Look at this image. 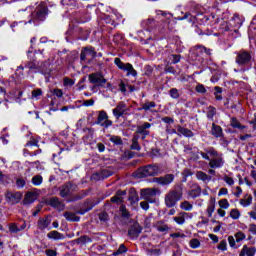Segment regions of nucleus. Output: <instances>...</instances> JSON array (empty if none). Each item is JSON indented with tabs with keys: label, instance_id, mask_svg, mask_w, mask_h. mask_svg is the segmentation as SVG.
I'll use <instances>...</instances> for the list:
<instances>
[{
	"label": "nucleus",
	"instance_id": "nucleus-33",
	"mask_svg": "<svg viewBox=\"0 0 256 256\" xmlns=\"http://www.w3.org/2000/svg\"><path fill=\"white\" fill-rule=\"evenodd\" d=\"M156 106L157 104H155V102H146L142 105V108H140L139 111H151V109L155 108Z\"/></svg>",
	"mask_w": 256,
	"mask_h": 256
},
{
	"label": "nucleus",
	"instance_id": "nucleus-12",
	"mask_svg": "<svg viewBox=\"0 0 256 256\" xmlns=\"http://www.w3.org/2000/svg\"><path fill=\"white\" fill-rule=\"evenodd\" d=\"M88 57L90 59H95V57H97V52H95V49L93 47H87L81 51V54H80L81 61H86Z\"/></svg>",
	"mask_w": 256,
	"mask_h": 256
},
{
	"label": "nucleus",
	"instance_id": "nucleus-45",
	"mask_svg": "<svg viewBox=\"0 0 256 256\" xmlns=\"http://www.w3.org/2000/svg\"><path fill=\"white\" fill-rule=\"evenodd\" d=\"M170 97H172V99H179V90H177L176 88L171 89Z\"/></svg>",
	"mask_w": 256,
	"mask_h": 256
},
{
	"label": "nucleus",
	"instance_id": "nucleus-22",
	"mask_svg": "<svg viewBox=\"0 0 256 256\" xmlns=\"http://www.w3.org/2000/svg\"><path fill=\"white\" fill-rule=\"evenodd\" d=\"M173 179H175V176H173V174H168L158 178V183L159 185H170V183H173Z\"/></svg>",
	"mask_w": 256,
	"mask_h": 256
},
{
	"label": "nucleus",
	"instance_id": "nucleus-63",
	"mask_svg": "<svg viewBox=\"0 0 256 256\" xmlns=\"http://www.w3.org/2000/svg\"><path fill=\"white\" fill-rule=\"evenodd\" d=\"M47 256H57V252L55 250L48 249L46 250Z\"/></svg>",
	"mask_w": 256,
	"mask_h": 256
},
{
	"label": "nucleus",
	"instance_id": "nucleus-57",
	"mask_svg": "<svg viewBox=\"0 0 256 256\" xmlns=\"http://www.w3.org/2000/svg\"><path fill=\"white\" fill-rule=\"evenodd\" d=\"M140 207L144 209V211H147L149 209V202L147 201L140 202Z\"/></svg>",
	"mask_w": 256,
	"mask_h": 256
},
{
	"label": "nucleus",
	"instance_id": "nucleus-44",
	"mask_svg": "<svg viewBox=\"0 0 256 256\" xmlns=\"http://www.w3.org/2000/svg\"><path fill=\"white\" fill-rule=\"evenodd\" d=\"M25 184H26L25 179L23 178L16 179V185L19 189H23V187H25Z\"/></svg>",
	"mask_w": 256,
	"mask_h": 256
},
{
	"label": "nucleus",
	"instance_id": "nucleus-6",
	"mask_svg": "<svg viewBox=\"0 0 256 256\" xmlns=\"http://www.w3.org/2000/svg\"><path fill=\"white\" fill-rule=\"evenodd\" d=\"M88 80L93 85H97L98 87H103L104 84L107 83V79L103 77V74L101 73H92L88 76Z\"/></svg>",
	"mask_w": 256,
	"mask_h": 256
},
{
	"label": "nucleus",
	"instance_id": "nucleus-32",
	"mask_svg": "<svg viewBox=\"0 0 256 256\" xmlns=\"http://www.w3.org/2000/svg\"><path fill=\"white\" fill-rule=\"evenodd\" d=\"M180 209H182V211H192L193 204L189 203V201H183L180 203Z\"/></svg>",
	"mask_w": 256,
	"mask_h": 256
},
{
	"label": "nucleus",
	"instance_id": "nucleus-43",
	"mask_svg": "<svg viewBox=\"0 0 256 256\" xmlns=\"http://www.w3.org/2000/svg\"><path fill=\"white\" fill-rule=\"evenodd\" d=\"M206 151H207L208 157L210 155L212 157V159L215 158V157H219V153H217V151L213 148H209Z\"/></svg>",
	"mask_w": 256,
	"mask_h": 256
},
{
	"label": "nucleus",
	"instance_id": "nucleus-37",
	"mask_svg": "<svg viewBox=\"0 0 256 256\" xmlns=\"http://www.w3.org/2000/svg\"><path fill=\"white\" fill-rule=\"evenodd\" d=\"M230 217L231 219L237 220L241 217V212L238 209H232L230 211Z\"/></svg>",
	"mask_w": 256,
	"mask_h": 256
},
{
	"label": "nucleus",
	"instance_id": "nucleus-8",
	"mask_svg": "<svg viewBox=\"0 0 256 256\" xmlns=\"http://www.w3.org/2000/svg\"><path fill=\"white\" fill-rule=\"evenodd\" d=\"M251 53L242 50L240 52L237 53V57H236V63L238 65H248V63H251Z\"/></svg>",
	"mask_w": 256,
	"mask_h": 256
},
{
	"label": "nucleus",
	"instance_id": "nucleus-39",
	"mask_svg": "<svg viewBox=\"0 0 256 256\" xmlns=\"http://www.w3.org/2000/svg\"><path fill=\"white\" fill-rule=\"evenodd\" d=\"M220 209H227L229 205V201L227 199L219 200L218 202Z\"/></svg>",
	"mask_w": 256,
	"mask_h": 256
},
{
	"label": "nucleus",
	"instance_id": "nucleus-5",
	"mask_svg": "<svg viewBox=\"0 0 256 256\" xmlns=\"http://www.w3.org/2000/svg\"><path fill=\"white\" fill-rule=\"evenodd\" d=\"M247 239V235L243 233V231H238L234 234V236L228 237V243L231 249H238L237 243H241V241H245Z\"/></svg>",
	"mask_w": 256,
	"mask_h": 256
},
{
	"label": "nucleus",
	"instance_id": "nucleus-15",
	"mask_svg": "<svg viewBox=\"0 0 256 256\" xmlns=\"http://www.w3.org/2000/svg\"><path fill=\"white\" fill-rule=\"evenodd\" d=\"M37 197H39V194L37 192H28L24 197L23 204L31 205L32 203H35V201H37Z\"/></svg>",
	"mask_w": 256,
	"mask_h": 256
},
{
	"label": "nucleus",
	"instance_id": "nucleus-61",
	"mask_svg": "<svg viewBox=\"0 0 256 256\" xmlns=\"http://www.w3.org/2000/svg\"><path fill=\"white\" fill-rule=\"evenodd\" d=\"M209 237L213 243H219V237L215 234H209Z\"/></svg>",
	"mask_w": 256,
	"mask_h": 256
},
{
	"label": "nucleus",
	"instance_id": "nucleus-24",
	"mask_svg": "<svg viewBox=\"0 0 256 256\" xmlns=\"http://www.w3.org/2000/svg\"><path fill=\"white\" fill-rule=\"evenodd\" d=\"M211 135L217 138L223 137V128L217 124H212Z\"/></svg>",
	"mask_w": 256,
	"mask_h": 256
},
{
	"label": "nucleus",
	"instance_id": "nucleus-46",
	"mask_svg": "<svg viewBox=\"0 0 256 256\" xmlns=\"http://www.w3.org/2000/svg\"><path fill=\"white\" fill-rule=\"evenodd\" d=\"M110 141L112 143H115V145H121L122 143L121 137H118V136H111Z\"/></svg>",
	"mask_w": 256,
	"mask_h": 256
},
{
	"label": "nucleus",
	"instance_id": "nucleus-13",
	"mask_svg": "<svg viewBox=\"0 0 256 256\" xmlns=\"http://www.w3.org/2000/svg\"><path fill=\"white\" fill-rule=\"evenodd\" d=\"M127 111V105L125 102H120L117 104L115 109H113V115L116 117V119H119V117H122V115H125V112Z\"/></svg>",
	"mask_w": 256,
	"mask_h": 256
},
{
	"label": "nucleus",
	"instance_id": "nucleus-30",
	"mask_svg": "<svg viewBox=\"0 0 256 256\" xmlns=\"http://www.w3.org/2000/svg\"><path fill=\"white\" fill-rule=\"evenodd\" d=\"M214 212H215V198H211L210 204L207 208L208 217H213Z\"/></svg>",
	"mask_w": 256,
	"mask_h": 256
},
{
	"label": "nucleus",
	"instance_id": "nucleus-62",
	"mask_svg": "<svg viewBox=\"0 0 256 256\" xmlns=\"http://www.w3.org/2000/svg\"><path fill=\"white\" fill-rule=\"evenodd\" d=\"M167 229H169L167 225L157 226V231H160V233H164V231H167Z\"/></svg>",
	"mask_w": 256,
	"mask_h": 256
},
{
	"label": "nucleus",
	"instance_id": "nucleus-23",
	"mask_svg": "<svg viewBox=\"0 0 256 256\" xmlns=\"http://www.w3.org/2000/svg\"><path fill=\"white\" fill-rule=\"evenodd\" d=\"M196 179H198V181H203V183H209V181H211L212 177L203 171H197Z\"/></svg>",
	"mask_w": 256,
	"mask_h": 256
},
{
	"label": "nucleus",
	"instance_id": "nucleus-48",
	"mask_svg": "<svg viewBox=\"0 0 256 256\" xmlns=\"http://www.w3.org/2000/svg\"><path fill=\"white\" fill-rule=\"evenodd\" d=\"M75 85V81L70 78H64V86L65 87H73Z\"/></svg>",
	"mask_w": 256,
	"mask_h": 256
},
{
	"label": "nucleus",
	"instance_id": "nucleus-31",
	"mask_svg": "<svg viewBox=\"0 0 256 256\" xmlns=\"http://www.w3.org/2000/svg\"><path fill=\"white\" fill-rule=\"evenodd\" d=\"M64 217H65V219H67V221H75V222H77L80 219L79 216H77V214L71 213V212L64 213Z\"/></svg>",
	"mask_w": 256,
	"mask_h": 256
},
{
	"label": "nucleus",
	"instance_id": "nucleus-59",
	"mask_svg": "<svg viewBox=\"0 0 256 256\" xmlns=\"http://www.w3.org/2000/svg\"><path fill=\"white\" fill-rule=\"evenodd\" d=\"M53 93L54 95H56V97H59V98L63 97V90L61 89H54Z\"/></svg>",
	"mask_w": 256,
	"mask_h": 256
},
{
	"label": "nucleus",
	"instance_id": "nucleus-40",
	"mask_svg": "<svg viewBox=\"0 0 256 256\" xmlns=\"http://www.w3.org/2000/svg\"><path fill=\"white\" fill-rule=\"evenodd\" d=\"M41 95H43V90L41 89H36L34 91H32V99H39V97H41Z\"/></svg>",
	"mask_w": 256,
	"mask_h": 256
},
{
	"label": "nucleus",
	"instance_id": "nucleus-20",
	"mask_svg": "<svg viewBox=\"0 0 256 256\" xmlns=\"http://www.w3.org/2000/svg\"><path fill=\"white\" fill-rule=\"evenodd\" d=\"M48 205H50V207L58 209V211L63 210V207H65L63 202L59 201V198H51L48 202Z\"/></svg>",
	"mask_w": 256,
	"mask_h": 256
},
{
	"label": "nucleus",
	"instance_id": "nucleus-35",
	"mask_svg": "<svg viewBox=\"0 0 256 256\" xmlns=\"http://www.w3.org/2000/svg\"><path fill=\"white\" fill-rule=\"evenodd\" d=\"M189 245L191 249H199L201 247V242L199 241V239L194 238L190 240Z\"/></svg>",
	"mask_w": 256,
	"mask_h": 256
},
{
	"label": "nucleus",
	"instance_id": "nucleus-3",
	"mask_svg": "<svg viewBox=\"0 0 256 256\" xmlns=\"http://www.w3.org/2000/svg\"><path fill=\"white\" fill-rule=\"evenodd\" d=\"M47 15H49V8H47L45 3H40L32 13V19L29 20V23H33V21H45Z\"/></svg>",
	"mask_w": 256,
	"mask_h": 256
},
{
	"label": "nucleus",
	"instance_id": "nucleus-29",
	"mask_svg": "<svg viewBox=\"0 0 256 256\" xmlns=\"http://www.w3.org/2000/svg\"><path fill=\"white\" fill-rule=\"evenodd\" d=\"M178 133L180 135H183L184 137H193L194 134L191 130L187 129V128H183L181 126L178 127Z\"/></svg>",
	"mask_w": 256,
	"mask_h": 256
},
{
	"label": "nucleus",
	"instance_id": "nucleus-55",
	"mask_svg": "<svg viewBox=\"0 0 256 256\" xmlns=\"http://www.w3.org/2000/svg\"><path fill=\"white\" fill-rule=\"evenodd\" d=\"M201 53H206V55H211V49L205 48V46L199 47Z\"/></svg>",
	"mask_w": 256,
	"mask_h": 256
},
{
	"label": "nucleus",
	"instance_id": "nucleus-9",
	"mask_svg": "<svg viewBox=\"0 0 256 256\" xmlns=\"http://www.w3.org/2000/svg\"><path fill=\"white\" fill-rule=\"evenodd\" d=\"M75 191H77V185L72 183H66L60 187L61 197H69V195H73Z\"/></svg>",
	"mask_w": 256,
	"mask_h": 256
},
{
	"label": "nucleus",
	"instance_id": "nucleus-54",
	"mask_svg": "<svg viewBox=\"0 0 256 256\" xmlns=\"http://www.w3.org/2000/svg\"><path fill=\"white\" fill-rule=\"evenodd\" d=\"M25 68L30 69V71H33V70L37 69V65L33 62H29L25 65Z\"/></svg>",
	"mask_w": 256,
	"mask_h": 256
},
{
	"label": "nucleus",
	"instance_id": "nucleus-26",
	"mask_svg": "<svg viewBox=\"0 0 256 256\" xmlns=\"http://www.w3.org/2000/svg\"><path fill=\"white\" fill-rule=\"evenodd\" d=\"M253 203V196H245L243 199H240V205L242 207H249Z\"/></svg>",
	"mask_w": 256,
	"mask_h": 256
},
{
	"label": "nucleus",
	"instance_id": "nucleus-56",
	"mask_svg": "<svg viewBox=\"0 0 256 256\" xmlns=\"http://www.w3.org/2000/svg\"><path fill=\"white\" fill-rule=\"evenodd\" d=\"M248 231L252 233L253 235H256V224H250Z\"/></svg>",
	"mask_w": 256,
	"mask_h": 256
},
{
	"label": "nucleus",
	"instance_id": "nucleus-16",
	"mask_svg": "<svg viewBox=\"0 0 256 256\" xmlns=\"http://www.w3.org/2000/svg\"><path fill=\"white\" fill-rule=\"evenodd\" d=\"M209 161V167H211V169H219L223 167V157H221V155L212 158Z\"/></svg>",
	"mask_w": 256,
	"mask_h": 256
},
{
	"label": "nucleus",
	"instance_id": "nucleus-14",
	"mask_svg": "<svg viewBox=\"0 0 256 256\" xmlns=\"http://www.w3.org/2000/svg\"><path fill=\"white\" fill-rule=\"evenodd\" d=\"M151 124L149 122H145L142 125L137 126V130L136 133H138V135H142V139H145V137H147L149 135V130L150 129Z\"/></svg>",
	"mask_w": 256,
	"mask_h": 256
},
{
	"label": "nucleus",
	"instance_id": "nucleus-41",
	"mask_svg": "<svg viewBox=\"0 0 256 256\" xmlns=\"http://www.w3.org/2000/svg\"><path fill=\"white\" fill-rule=\"evenodd\" d=\"M217 249H219V251H227V241L226 240L220 241V243L217 246Z\"/></svg>",
	"mask_w": 256,
	"mask_h": 256
},
{
	"label": "nucleus",
	"instance_id": "nucleus-4",
	"mask_svg": "<svg viewBox=\"0 0 256 256\" xmlns=\"http://www.w3.org/2000/svg\"><path fill=\"white\" fill-rule=\"evenodd\" d=\"M114 63L116 66H118V69H121V71H126L127 75H132V77H137V71L135 68H133V65L130 63H123L120 58H115Z\"/></svg>",
	"mask_w": 256,
	"mask_h": 256
},
{
	"label": "nucleus",
	"instance_id": "nucleus-17",
	"mask_svg": "<svg viewBox=\"0 0 256 256\" xmlns=\"http://www.w3.org/2000/svg\"><path fill=\"white\" fill-rule=\"evenodd\" d=\"M256 248L255 247H248L244 245L239 256H255Z\"/></svg>",
	"mask_w": 256,
	"mask_h": 256
},
{
	"label": "nucleus",
	"instance_id": "nucleus-53",
	"mask_svg": "<svg viewBox=\"0 0 256 256\" xmlns=\"http://www.w3.org/2000/svg\"><path fill=\"white\" fill-rule=\"evenodd\" d=\"M197 93H207V89H205V86L202 84H198L196 86Z\"/></svg>",
	"mask_w": 256,
	"mask_h": 256
},
{
	"label": "nucleus",
	"instance_id": "nucleus-58",
	"mask_svg": "<svg viewBox=\"0 0 256 256\" xmlns=\"http://www.w3.org/2000/svg\"><path fill=\"white\" fill-rule=\"evenodd\" d=\"M229 193V190L227 188H221L218 192V197H221L223 195H227Z\"/></svg>",
	"mask_w": 256,
	"mask_h": 256
},
{
	"label": "nucleus",
	"instance_id": "nucleus-38",
	"mask_svg": "<svg viewBox=\"0 0 256 256\" xmlns=\"http://www.w3.org/2000/svg\"><path fill=\"white\" fill-rule=\"evenodd\" d=\"M214 89H215L214 95L217 101H221V99H223V96H221V93H223V90L219 86H216Z\"/></svg>",
	"mask_w": 256,
	"mask_h": 256
},
{
	"label": "nucleus",
	"instance_id": "nucleus-7",
	"mask_svg": "<svg viewBox=\"0 0 256 256\" xmlns=\"http://www.w3.org/2000/svg\"><path fill=\"white\" fill-rule=\"evenodd\" d=\"M159 193L158 189L155 188H146L141 190L140 195L141 199H144L145 201H149V203H153L154 197Z\"/></svg>",
	"mask_w": 256,
	"mask_h": 256
},
{
	"label": "nucleus",
	"instance_id": "nucleus-1",
	"mask_svg": "<svg viewBox=\"0 0 256 256\" xmlns=\"http://www.w3.org/2000/svg\"><path fill=\"white\" fill-rule=\"evenodd\" d=\"M183 197V184H178L175 186L174 190L170 191L165 196L166 207H175L178 201H181Z\"/></svg>",
	"mask_w": 256,
	"mask_h": 256
},
{
	"label": "nucleus",
	"instance_id": "nucleus-27",
	"mask_svg": "<svg viewBox=\"0 0 256 256\" xmlns=\"http://www.w3.org/2000/svg\"><path fill=\"white\" fill-rule=\"evenodd\" d=\"M230 125L231 127H233L234 129H240L241 131H243V129H245V126L241 125V123L239 122V120H237V118L232 117L230 120Z\"/></svg>",
	"mask_w": 256,
	"mask_h": 256
},
{
	"label": "nucleus",
	"instance_id": "nucleus-2",
	"mask_svg": "<svg viewBox=\"0 0 256 256\" xmlns=\"http://www.w3.org/2000/svg\"><path fill=\"white\" fill-rule=\"evenodd\" d=\"M161 173V169L157 165H148L142 168H139L136 172V176L141 179L143 177H154L155 175H159Z\"/></svg>",
	"mask_w": 256,
	"mask_h": 256
},
{
	"label": "nucleus",
	"instance_id": "nucleus-60",
	"mask_svg": "<svg viewBox=\"0 0 256 256\" xmlns=\"http://www.w3.org/2000/svg\"><path fill=\"white\" fill-rule=\"evenodd\" d=\"M251 169H253L250 173V177H252V179H254V181L256 182V170H255V166L251 165L250 166Z\"/></svg>",
	"mask_w": 256,
	"mask_h": 256
},
{
	"label": "nucleus",
	"instance_id": "nucleus-36",
	"mask_svg": "<svg viewBox=\"0 0 256 256\" xmlns=\"http://www.w3.org/2000/svg\"><path fill=\"white\" fill-rule=\"evenodd\" d=\"M43 183V177L41 175H36L32 178V184L35 185V187H39Z\"/></svg>",
	"mask_w": 256,
	"mask_h": 256
},
{
	"label": "nucleus",
	"instance_id": "nucleus-34",
	"mask_svg": "<svg viewBox=\"0 0 256 256\" xmlns=\"http://www.w3.org/2000/svg\"><path fill=\"white\" fill-rule=\"evenodd\" d=\"M137 141H139V136H134L132 139L131 149H134L135 151H140L141 146H139V143Z\"/></svg>",
	"mask_w": 256,
	"mask_h": 256
},
{
	"label": "nucleus",
	"instance_id": "nucleus-11",
	"mask_svg": "<svg viewBox=\"0 0 256 256\" xmlns=\"http://www.w3.org/2000/svg\"><path fill=\"white\" fill-rule=\"evenodd\" d=\"M5 199L8 203H12L13 205L19 203V201H21V199H23V194H21L20 192H10L7 191L5 193Z\"/></svg>",
	"mask_w": 256,
	"mask_h": 256
},
{
	"label": "nucleus",
	"instance_id": "nucleus-52",
	"mask_svg": "<svg viewBox=\"0 0 256 256\" xmlns=\"http://www.w3.org/2000/svg\"><path fill=\"white\" fill-rule=\"evenodd\" d=\"M120 213L122 214V217H129V211H127V208L125 206H120Z\"/></svg>",
	"mask_w": 256,
	"mask_h": 256
},
{
	"label": "nucleus",
	"instance_id": "nucleus-28",
	"mask_svg": "<svg viewBox=\"0 0 256 256\" xmlns=\"http://www.w3.org/2000/svg\"><path fill=\"white\" fill-rule=\"evenodd\" d=\"M141 231H143L141 226H134L133 228H131L129 230L128 233H129L130 237H139Z\"/></svg>",
	"mask_w": 256,
	"mask_h": 256
},
{
	"label": "nucleus",
	"instance_id": "nucleus-49",
	"mask_svg": "<svg viewBox=\"0 0 256 256\" xmlns=\"http://www.w3.org/2000/svg\"><path fill=\"white\" fill-rule=\"evenodd\" d=\"M9 231L10 233H19V231H21V229H19V227L15 224H11L9 226Z\"/></svg>",
	"mask_w": 256,
	"mask_h": 256
},
{
	"label": "nucleus",
	"instance_id": "nucleus-19",
	"mask_svg": "<svg viewBox=\"0 0 256 256\" xmlns=\"http://www.w3.org/2000/svg\"><path fill=\"white\" fill-rule=\"evenodd\" d=\"M49 225H51V219H49V217L40 218L38 220V229H40V231H45Z\"/></svg>",
	"mask_w": 256,
	"mask_h": 256
},
{
	"label": "nucleus",
	"instance_id": "nucleus-51",
	"mask_svg": "<svg viewBox=\"0 0 256 256\" xmlns=\"http://www.w3.org/2000/svg\"><path fill=\"white\" fill-rule=\"evenodd\" d=\"M112 203H123V197H120L119 195H115L111 198Z\"/></svg>",
	"mask_w": 256,
	"mask_h": 256
},
{
	"label": "nucleus",
	"instance_id": "nucleus-64",
	"mask_svg": "<svg viewBox=\"0 0 256 256\" xmlns=\"http://www.w3.org/2000/svg\"><path fill=\"white\" fill-rule=\"evenodd\" d=\"M249 217H251V219H254V221H256V209L248 212Z\"/></svg>",
	"mask_w": 256,
	"mask_h": 256
},
{
	"label": "nucleus",
	"instance_id": "nucleus-25",
	"mask_svg": "<svg viewBox=\"0 0 256 256\" xmlns=\"http://www.w3.org/2000/svg\"><path fill=\"white\" fill-rule=\"evenodd\" d=\"M188 195L192 199H196V197H199L201 195V186H194V188L188 191Z\"/></svg>",
	"mask_w": 256,
	"mask_h": 256
},
{
	"label": "nucleus",
	"instance_id": "nucleus-50",
	"mask_svg": "<svg viewBox=\"0 0 256 256\" xmlns=\"http://www.w3.org/2000/svg\"><path fill=\"white\" fill-rule=\"evenodd\" d=\"M216 110L214 107H210L207 113L208 119H213L215 117Z\"/></svg>",
	"mask_w": 256,
	"mask_h": 256
},
{
	"label": "nucleus",
	"instance_id": "nucleus-42",
	"mask_svg": "<svg viewBox=\"0 0 256 256\" xmlns=\"http://www.w3.org/2000/svg\"><path fill=\"white\" fill-rule=\"evenodd\" d=\"M123 253H127V247H125L123 244H121L116 252H114V255H121Z\"/></svg>",
	"mask_w": 256,
	"mask_h": 256
},
{
	"label": "nucleus",
	"instance_id": "nucleus-47",
	"mask_svg": "<svg viewBox=\"0 0 256 256\" xmlns=\"http://www.w3.org/2000/svg\"><path fill=\"white\" fill-rule=\"evenodd\" d=\"M223 181H225V183H227V185H230V187L235 185V180H233V178H231L229 176H224Z\"/></svg>",
	"mask_w": 256,
	"mask_h": 256
},
{
	"label": "nucleus",
	"instance_id": "nucleus-10",
	"mask_svg": "<svg viewBox=\"0 0 256 256\" xmlns=\"http://www.w3.org/2000/svg\"><path fill=\"white\" fill-rule=\"evenodd\" d=\"M97 125L107 128L113 125V121L109 120V116L107 115V112L100 111L98 115Z\"/></svg>",
	"mask_w": 256,
	"mask_h": 256
},
{
	"label": "nucleus",
	"instance_id": "nucleus-21",
	"mask_svg": "<svg viewBox=\"0 0 256 256\" xmlns=\"http://www.w3.org/2000/svg\"><path fill=\"white\" fill-rule=\"evenodd\" d=\"M185 216H186V217H190V219L193 218V214H189V213L182 212V213H180L179 216L174 217L173 220H174L175 223H177L178 225H184V224H185Z\"/></svg>",
	"mask_w": 256,
	"mask_h": 256
},
{
	"label": "nucleus",
	"instance_id": "nucleus-18",
	"mask_svg": "<svg viewBox=\"0 0 256 256\" xmlns=\"http://www.w3.org/2000/svg\"><path fill=\"white\" fill-rule=\"evenodd\" d=\"M47 237H48V239H53L54 241H62L63 239H65V235L61 234L57 230L50 231L47 234Z\"/></svg>",
	"mask_w": 256,
	"mask_h": 256
}]
</instances>
